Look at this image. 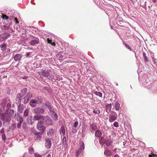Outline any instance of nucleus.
Here are the masks:
<instances>
[{"label": "nucleus", "mask_w": 157, "mask_h": 157, "mask_svg": "<svg viewBox=\"0 0 157 157\" xmlns=\"http://www.w3.org/2000/svg\"><path fill=\"white\" fill-rule=\"evenodd\" d=\"M110 27H111V29H113V27H112V26H110Z\"/></svg>", "instance_id": "64"}, {"label": "nucleus", "mask_w": 157, "mask_h": 157, "mask_svg": "<svg viewBox=\"0 0 157 157\" xmlns=\"http://www.w3.org/2000/svg\"><path fill=\"white\" fill-rule=\"evenodd\" d=\"M6 137L5 134H3L2 135V139L4 140H5L6 139Z\"/></svg>", "instance_id": "45"}, {"label": "nucleus", "mask_w": 157, "mask_h": 157, "mask_svg": "<svg viewBox=\"0 0 157 157\" xmlns=\"http://www.w3.org/2000/svg\"><path fill=\"white\" fill-rule=\"evenodd\" d=\"M2 122L1 121H0V127L2 126Z\"/></svg>", "instance_id": "58"}, {"label": "nucleus", "mask_w": 157, "mask_h": 157, "mask_svg": "<svg viewBox=\"0 0 157 157\" xmlns=\"http://www.w3.org/2000/svg\"><path fill=\"white\" fill-rule=\"evenodd\" d=\"M10 116L11 117L14 114V111L13 109H10L9 112Z\"/></svg>", "instance_id": "31"}, {"label": "nucleus", "mask_w": 157, "mask_h": 157, "mask_svg": "<svg viewBox=\"0 0 157 157\" xmlns=\"http://www.w3.org/2000/svg\"><path fill=\"white\" fill-rule=\"evenodd\" d=\"M62 143L63 144V146L64 148L66 147V144H67V139L65 136L64 137L62 140Z\"/></svg>", "instance_id": "16"}, {"label": "nucleus", "mask_w": 157, "mask_h": 157, "mask_svg": "<svg viewBox=\"0 0 157 157\" xmlns=\"http://www.w3.org/2000/svg\"><path fill=\"white\" fill-rule=\"evenodd\" d=\"M149 157H157V155L152 153L151 155H149Z\"/></svg>", "instance_id": "40"}, {"label": "nucleus", "mask_w": 157, "mask_h": 157, "mask_svg": "<svg viewBox=\"0 0 157 157\" xmlns=\"http://www.w3.org/2000/svg\"><path fill=\"white\" fill-rule=\"evenodd\" d=\"M95 94L97 96H99L100 97H101L102 94L101 93L98 91L95 92Z\"/></svg>", "instance_id": "29"}, {"label": "nucleus", "mask_w": 157, "mask_h": 157, "mask_svg": "<svg viewBox=\"0 0 157 157\" xmlns=\"http://www.w3.org/2000/svg\"><path fill=\"white\" fill-rule=\"evenodd\" d=\"M14 119L15 120L19 121H23V118L18 113L15 114Z\"/></svg>", "instance_id": "9"}, {"label": "nucleus", "mask_w": 157, "mask_h": 157, "mask_svg": "<svg viewBox=\"0 0 157 157\" xmlns=\"http://www.w3.org/2000/svg\"><path fill=\"white\" fill-rule=\"evenodd\" d=\"M47 41L48 43L52 45H55V43H52L51 40H50L49 38L47 39Z\"/></svg>", "instance_id": "30"}, {"label": "nucleus", "mask_w": 157, "mask_h": 157, "mask_svg": "<svg viewBox=\"0 0 157 157\" xmlns=\"http://www.w3.org/2000/svg\"><path fill=\"white\" fill-rule=\"evenodd\" d=\"M29 43L31 46H34L39 43V40L38 38H35L31 40Z\"/></svg>", "instance_id": "6"}, {"label": "nucleus", "mask_w": 157, "mask_h": 157, "mask_svg": "<svg viewBox=\"0 0 157 157\" xmlns=\"http://www.w3.org/2000/svg\"><path fill=\"white\" fill-rule=\"evenodd\" d=\"M144 62H148L149 61L148 60L147 58V56L144 57Z\"/></svg>", "instance_id": "46"}, {"label": "nucleus", "mask_w": 157, "mask_h": 157, "mask_svg": "<svg viewBox=\"0 0 157 157\" xmlns=\"http://www.w3.org/2000/svg\"><path fill=\"white\" fill-rule=\"evenodd\" d=\"M24 105H19L18 108V111L21 113H22L24 109Z\"/></svg>", "instance_id": "15"}, {"label": "nucleus", "mask_w": 157, "mask_h": 157, "mask_svg": "<svg viewBox=\"0 0 157 157\" xmlns=\"http://www.w3.org/2000/svg\"><path fill=\"white\" fill-rule=\"evenodd\" d=\"M108 145L107 144H105V145L104 147L105 148V149L104 151V154L105 155L107 156L108 155V150L107 149V147Z\"/></svg>", "instance_id": "17"}, {"label": "nucleus", "mask_w": 157, "mask_h": 157, "mask_svg": "<svg viewBox=\"0 0 157 157\" xmlns=\"http://www.w3.org/2000/svg\"><path fill=\"white\" fill-rule=\"evenodd\" d=\"M29 114V110L28 109H26L25 110L24 113V116L25 117H27Z\"/></svg>", "instance_id": "28"}, {"label": "nucleus", "mask_w": 157, "mask_h": 157, "mask_svg": "<svg viewBox=\"0 0 157 157\" xmlns=\"http://www.w3.org/2000/svg\"><path fill=\"white\" fill-rule=\"evenodd\" d=\"M46 157H51V155L49 154H48L47 155V156Z\"/></svg>", "instance_id": "57"}, {"label": "nucleus", "mask_w": 157, "mask_h": 157, "mask_svg": "<svg viewBox=\"0 0 157 157\" xmlns=\"http://www.w3.org/2000/svg\"><path fill=\"white\" fill-rule=\"evenodd\" d=\"M85 148L84 144L83 142L82 143V144L81 145L80 147L79 148V149H81V150L82 151Z\"/></svg>", "instance_id": "32"}, {"label": "nucleus", "mask_w": 157, "mask_h": 157, "mask_svg": "<svg viewBox=\"0 0 157 157\" xmlns=\"http://www.w3.org/2000/svg\"><path fill=\"white\" fill-rule=\"evenodd\" d=\"M91 129L93 131H96L97 129V126L94 124H92L90 125Z\"/></svg>", "instance_id": "13"}, {"label": "nucleus", "mask_w": 157, "mask_h": 157, "mask_svg": "<svg viewBox=\"0 0 157 157\" xmlns=\"http://www.w3.org/2000/svg\"><path fill=\"white\" fill-rule=\"evenodd\" d=\"M82 151L81 150V149H79V148L77 149V150L76 151L75 154L76 157H78L79 154H80Z\"/></svg>", "instance_id": "19"}, {"label": "nucleus", "mask_w": 157, "mask_h": 157, "mask_svg": "<svg viewBox=\"0 0 157 157\" xmlns=\"http://www.w3.org/2000/svg\"><path fill=\"white\" fill-rule=\"evenodd\" d=\"M113 124L114 125V126L116 127H117L119 126L118 123L117 121L114 122L113 123Z\"/></svg>", "instance_id": "38"}, {"label": "nucleus", "mask_w": 157, "mask_h": 157, "mask_svg": "<svg viewBox=\"0 0 157 157\" xmlns=\"http://www.w3.org/2000/svg\"><path fill=\"white\" fill-rule=\"evenodd\" d=\"M33 113L36 114H42L44 113L45 110L43 108L37 107L34 109L33 110Z\"/></svg>", "instance_id": "5"}, {"label": "nucleus", "mask_w": 157, "mask_h": 157, "mask_svg": "<svg viewBox=\"0 0 157 157\" xmlns=\"http://www.w3.org/2000/svg\"><path fill=\"white\" fill-rule=\"evenodd\" d=\"M6 39L5 37H4V35L3 34L1 35L0 36V41H2Z\"/></svg>", "instance_id": "25"}, {"label": "nucleus", "mask_w": 157, "mask_h": 157, "mask_svg": "<svg viewBox=\"0 0 157 157\" xmlns=\"http://www.w3.org/2000/svg\"><path fill=\"white\" fill-rule=\"evenodd\" d=\"M54 132V130L52 128L50 129L49 131L48 132L47 135H49L53 133Z\"/></svg>", "instance_id": "27"}, {"label": "nucleus", "mask_w": 157, "mask_h": 157, "mask_svg": "<svg viewBox=\"0 0 157 157\" xmlns=\"http://www.w3.org/2000/svg\"><path fill=\"white\" fill-rule=\"evenodd\" d=\"M34 156L35 157H42V155L37 153H35Z\"/></svg>", "instance_id": "37"}, {"label": "nucleus", "mask_w": 157, "mask_h": 157, "mask_svg": "<svg viewBox=\"0 0 157 157\" xmlns=\"http://www.w3.org/2000/svg\"><path fill=\"white\" fill-rule=\"evenodd\" d=\"M143 56L144 57L146 56V53L144 52L143 53Z\"/></svg>", "instance_id": "54"}, {"label": "nucleus", "mask_w": 157, "mask_h": 157, "mask_svg": "<svg viewBox=\"0 0 157 157\" xmlns=\"http://www.w3.org/2000/svg\"><path fill=\"white\" fill-rule=\"evenodd\" d=\"M42 120L46 125H52L53 124V121L48 116H44L43 115H36L33 117L34 121Z\"/></svg>", "instance_id": "1"}, {"label": "nucleus", "mask_w": 157, "mask_h": 157, "mask_svg": "<svg viewBox=\"0 0 157 157\" xmlns=\"http://www.w3.org/2000/svg\"><path fill=\"white\" fill-rule=\"evenodd\" d=\"M114 157H119V156L117 155V154H116Z\"/></svg>", "instance_id": "56"}, {"label": "nucleus", "mask_w": 157, "mask_h": 157, "mask_svg": "<svg viewBox=\"0 0 157 157\" xmlns=\"http://www.w3.org/2000/svg\"><path fill=\"white\" fill-rule=\"evenodd\" d=\"M11 117L8 114L3 113L1 114V118L3 121H4L6 119V122H9L11 120Z\"/></svg>", "instance_id": "4"}, {"label": "nucleus", "mask_w": 157, "mask_h": 157, "mask_svg": "<svg viewBox=\"0 0 157 157\" xmlns=\"http://www.w3.org/2000/svg\"><path fill=\"white\" fill-rule=\"evenodd\" d=\"M14 21L17 24L19 22H18L17 19L16 18H14Z\"/></svg>", "instance_id": "49"}, {"label": "nucleus", "mask_w": 157, "mask_h": 157, "mask_svg": "<svg viewBox=\"0 0 157 157\" xmlns=\"http://www.w3.org/2000/svg\"><path fill=\"white\" fill-rule=\"evenodd\" d=\"M16 124H12V126H13V127H14L15 128L16 127Z\"/></svg>", "instance_id": "53"}, {"label": "nucleus", "mask_w": 157, "mask_h": 157, "mask_svg": "<svg viewBox=\"0 0 157 157\" xmlns=\"http://www.w3.org/2000/svg\"><path fill=\"white\" fill-rule=\"evenodd\" d=\"M93 112L96 114H99L100 113V111L98 108H96L94 109Z\"/></svg>", "instance_id": "20"}, {"label": "nucleus", "mask_w": 157, "mask_h": 157, "mask_svg": "<svg viewBox=\"0 0 157 157\" xmlns=\"http://www.w3.org/2000/svg\"><path fill=\"white\" fill-rule=\"evenodd\" d=\"M1 17L4 19H6L7 20L9 19V17H7L6 14H2V16Z\"/></svg>", "instance_id": "24"}, {"label": "nucleus", "mask_w": 157, "mask_h": 157, "mask_svg": "<svg viewBox=\"0 0 157 157\" xmlns=\"http://www.w3.org/2000/svg\"><path fill=\"white\" fill-rule=\"evenodd\" d=\"M31 54V52H28L26 54V57L29 56Z\"/></svg>", "instance_id": "50"}, {"label": "nucleus", "mask_w": 157, "mask_h": 157, "mask_svg": "<svg viewBox=\"0 0 157 157\" xmlns=\"http://www.w3.org/2000/svg\"><path fill=\"white\" fill-rule=\"evenodd\" d=\"M32 97V95L31 93H28L27 94L26 96L24 98L25 100H27L26 101H28Z\"/></svg>", "instance_id": "11"}, {"label": "nucleus", "mask_w": 157, "mask_h": 157, "mask_svg": "<svg viewBox=\"0 0 157 157\" xmlns=\"http://www.w3.org/2000/svg\"><path fill=\"white\" fill-rule=\"evenodd\" d=\"M3 34L4 35V37H5L6 39L9 37L10 35V34L8 33H4Z\"/></svg>", "instance_id": "33"}, {"label": "nucleus", "mask_w": 157, "mask_h": 157, "mask_svg": "<svg viewBox=\"0 0 157 157\" xmlns=\"http://www.w3.org/2000/svg\"><path fill=\"white\" fill-rule=\"evenodd\" d=\"M51 142L50 140L48 138L45 140V146L47 148H49L51 147Z\"/></svg>", "instance_id": "7"}, {"label": "nucleus", "mask_w": 157, "mask_h": 157, "mask_svg": "<svg viewBox=\"0 0 157 157\" xmlns=\"http://www.w3.org/2000/svg\"><path fill=\"white\" fill-rule=\"evenodd\" d=\"M39 121H40L38 122L37 125V128L39 130H42V132H44L45 131V128L44 125V121L41 120Z\"/></svg>", "instance_id": "3"}, {"label": "nucleus", "mask_w": 157, "mask_h": 157, "mask_svg": "<svg viewBox=\"0 0 157 157\" xmlns=\"http://www.w3.org/2000/svg\"><path fill=\"white\" fill-rule=\"evenodd\" d=\"M78 122L77 121H75V123H74V126L75 127V128H76L77 127V126H78Z\"/></svg>", "instance_id": "43"}, {"label": "nucleus", "mask_w": 157, "mask_h": 157, "mask_svg": "<svg viewBox=\"0 0 157 157\" xmlns=\"http://www.w3.org/2000/svg\"><path fill=\"white\" fill-rule=\"evenodd\" d=\"M61 53H58L57 55V57H58L59 58H63V56H62V55L61 54Z\"/></svg>", "instance_id": "41"}, {"label": "nucleus", "mask_w": 157, "mask_h": 157, "mask_svg": "<svg viewBox=\"0 0 157 157\" xmlns=\"http://www.w3.org/2000/svg\"><path fill=\"white\" fill-rule=\"evenodd\" d=\"M111 104H109V107H111Z\"/></svg>", "instance_id": "59"}, {"label": "nucleus", "mask_w": 157, "mask_h": 157, "mask_svg": "<svg viewBox=\"0 0 157 157\" xmlns=\"http://www.w3.org/2000/svg\"><path fill=\"white\" fill-rule=\"evenodd\" d=\"M144 85H149L150 84L151 82H146V80L145 82H144Z\"/></svg>", "instance_id": "39"}, {"label": "nucleus", "mask_w": 157, "mask_h": 157, "mask_svg": "<svg viewBox=\"0 0 157 157\" xmlns=\"http://www.w3.org/2000/svg\"><path fill=\"white\" fill-rule=\"evenodd\" d=\"M109 94L110 96L111 95V96H112V94L111 93H109Z\"/></svg>", "instance_id": "62"}, {"label": "nucleus", "mask_w": 157, "mask_h": 157, "mask_svg": "<svg viewBox=\"0 0 157 157\" xmlns=\"http://www.w3.org/2000/svg\"><path fill=\"white\" fill-rule=\"evenodd\" d=\"M51 112L54 113V110L52 109V106L48 108Z\"/></svg>", "instance_id": "44"}, {"label": "nucleus", "mask_w": 157, "mask_h": 157, "mask_svg": "<svg viewBox=\"0 0 157 157\" xmlns=\"http://www.w3.org/2000/svg\"><path fill=\"white\" fill-rule=\"evenodd\" d=\"M52 117L53 119L55 120H57L58 117L57 114L54 113L52 114Z\"/></svg>", "instance_id": "21"}, {"label": "nucleus", "mask_w": 157, "mask_h": 157, "mask_svg": "<svg viewBox=\"0 0 157 157\" xmlns=\"http://www.w3.org/2000/svg\"><path fill=\"white\" fill-rule=\"evenodd\" d=\"M10 19H14V18H15L13 16H11L10 17Z\"/></svg>", "instance_id": "52"}, {"label": "nucleus", "mask_w": 157, "mask_h": 157, "mask_svg": "<svg viewBox=\"0 0 157 157\" xmlns=\"http://www.w3.org/2000/svg\"><path fill=\"white\" fill-rule=\"evenodd\" d=\"M45 104L46 106L48 108L49 107H50L52 106L51 104L48 101H47L45 103Z\"/></svg>", "instance_id": "35"}, {"label": "nucleus", "mask_w": 157, "mask_h": 157, "mask_svg": "<svg viewBox=\"0 0 157 157\" xmlns=\"http://www.w3.org/2000/svg\"><path fill=\"white\" fill-rule=\"evenodd\" d=\"M0 132L2 134H4V128H2Z\"/></svg>", "instance_id": "47"}, {"label": "nucleus", "mask_w": 157, "mask_h": 157, "mask_svg": "<svg viewBox=\"0 0 157 157\" xmlns=\"http://www.w3.org/2000/svg\"><path fill=\"white\" fill-rule=\"evenodd\" d=\"M6 52H10V50L9 48H7L6 49Z\"/></svg>", "instance_id": "51"}, {"label": "nucleus", "mask_w": 157, "mask_h": 157, "mask_svg": "<svg viewBox=\"0 0 157 157\" xmlns=\"http://www.w3.org/2000/svg\"><path fill=\"white\" fill-rule=\"evenodd\" d=\"M112 142V141H111V142H110V143H111ZM111 145H111V143H109V145H108L109 146H111Z\"/></svg>", "instance_id": "55"}, {"label": "nucleus", "mask_w": 157, "mask_h": 157, "mask_svg": "<svg viewBox=\"0 0 157 157\" xmlns=\"http://www.w3.org/2000/svg\"><path fill=\"white\" fill-rule=\"evenodd\" d=\"M23 121H19V122L18 123L17 125V127L18 128H21V124L22 123Z\"/></svg>", "instance_id": "36"}, {"label": "nucleus", "mask_w": 157, "mask_h": 157, "mask_svg": "<svg viewBox=\"0 0 157 157\" xmlns=\"http://www.w3.org/2000/svg\"><path fill=\"white\" fill-rule=\"evenodd\" d=\"M61 131L63 135H64L65 133V130L64 127L63 126L61 128Z\"/></svg>", "instance_id": "26"}, {"label": "nucleus", "mask_w": 157, "mask_h": 157, "mask_svg": "<svg viewBox=\"0 0 157 157\" xmlns=\"http://www.w3.org/2000/svg\"><path fill=\"white\" fill-rule=\"evenodd\" d=\"M116 117L115 115H111L109 117V121L110 122L113 121L116 119Z\"/></svg>", "instance_id": "18"}, {"label": "nucleus", "mask_w": 157, "mask_h": 157, "mask_svg": "<svg viewBox=\"0 0 157 157\" xmlns=\"http://www.w3.org/2000/svg\"><path fill=\"white\" fill-rule=\"evenodd\" d=\"M51 71L49 70H42L41 72L40 73V76L45 77L48 79L51 78Z\"/></svg>", "instance_id": "2"}, {"label": "nucleus", "mask_w": 157, "mask_h": 157, "mask_svg": "<svg viewBox=\"0 0 157 157\" xmlns=\"http://www.w3.org/2000/svg\"><path fill=\"white\" fill-rule=\"evenodd\" d=\"M123 44L125 45V47L127 48L128 49H129L131 51V48H130V47L128 44H125L124 42H123Z\"/></svg>", "instance_id": "34"}, {"label": "nucleus", "mask_w": 157, "mask_h": 157, "mask_svg": "<svg viewBox=\"0 0 157 157\" xmlns=\"http://www.w3.org/2000/svg\"><path fill=\"white\" fill-rule=\"evenodd\" d=\"M6 47V44H2L1 45V50L3 51Z\"/></svg>", "instance_id": "23"}, {"label": "nucleus", "mask_w": 157, "mask_h": 157, "mask_svg": "<svg viewBox=\"0 0 157 157\" xmlns=\"http://www.w3.org/2000/svg\"><path fill=\"white\" fill-rule=\"evenodd\" d=\"M21 98V95L19 94H18L17 95V98L18 99H20Z\"/></svg>", "instance_id": "42"}, {"label": "nucleus", "mask_w": 157, "mask_h": 157, "mask_svg": "<svg viewBox=\"0 0 157 157\" xmlns=\"http://www.w3.org/2000/svg\"><path fill=\"white\" fill-rule=\"evenodd\" d=\"M22 55L21 54H15L13 57V58L15 61H20L22 58Z\"/></svg>", "instance_id": "8"}, {"label": "nucleus", "mask_w": 157, "mask_h": 157, "mask_svg": "<svg viewBox=\"0 0 157 157\" xmlns=\"http://www.w3.org/2000/svg\"><path fill=\"white\" fill-rule=\"evenodd\" d=\"M153 2H155L156 1V0H153Z\"/></svg>", "instance_id": "61"}, {"label": "nucleus", "mask_w": 157, "mask_h": 157, "mask_svg": "<svg viewBox=\"0 0 157 157\" xmlns=\"http://www.w3.org/2000/svg\"><path fill=\"white\" fill-rule=\"evenodd\" d=\"M95 136L96 137H100L101 135V133L99 130H96L95 132Z\"/></svg>", "instance_id": "14"}, {"label": "nucleus", "mask_w": 157, "mask_h": 157, "mask_svg": "<svg viewBox=\"0 0 157 157\" xmlns=\"http://www.w3.org/2000/svg\"><path fill=\"white\" fill-rule=\"evenodd\" d=\"M27 90V89L26 88H25L22 90V91L24 92V93H26V91Z\"/></svg>", "instance_id": "48"}, {"label": "nucleus", "mask_w": 157, "mask_h": 157, "mask_svg": "<svg viewBox=\"0 0 157 157\" xmlns=\"http://www.w3.org/2000/svg\"><path fill=\"white\" fill-rule=\"evenodd\" d=\"M110 152H109V153H108L109 155H110Z\"/></svg>", "instance_id": "63"}, {"label": "nucleus", "mask_w": 157, "mask_h": 157, "mask_svg": "<svg viewBox=\"0 0 157 157\" xmlns=\"http://www.w3.org/2000/svg\"><path fill=\"white\" fill-rule=\"evenodd\" d=\"M38 101L35 99H32L30 102L29 104L30 105L33 107H35L36 106Z\"/></svg>", "instance_id": "10"}, {"label": "nucleus", "mask_w": 157, "mask_h": 157, "mask_svg": "<svg viewBox=\"0 0 157 157\" xmlns=\"http://www.w3.org/2000/svg\"><path fill=\"white\" fill-rule=\"evenodd\" d=\"M2 113L1 110L0 109V116H1V114L2 113Z\"/></svg>", "instance_id": "60"}, {"label": "nucleus", "mask_w": 157, "mask_h": 157, "mask_svg": "<svg viewBox=\"0 0 157 157\" xmlns=\"http://www.w3.org/2000/svg\"><path fill=\"white\" fill-rule=\"evenodd\" d=\"M115 105L116 110H118L120 109V104L117 101L115 102Z\"/></svg>", "instance_id": "22"}, {"label": "nucleus", "mask_w": 157, "mask_h": 157, "mask_svg": "<svg viewBox=\"0 0 157 157\" xmlns=\"http://www.w3.org/2000/svg\"><path fill=\"white\" fill-rule=\"evenodd\" d=\"M99 142L100 144H105L106 143L107 144V142H105V139L103 137L99 138Z\"/></svg>", "instance_id": "12"}]
</instances>
